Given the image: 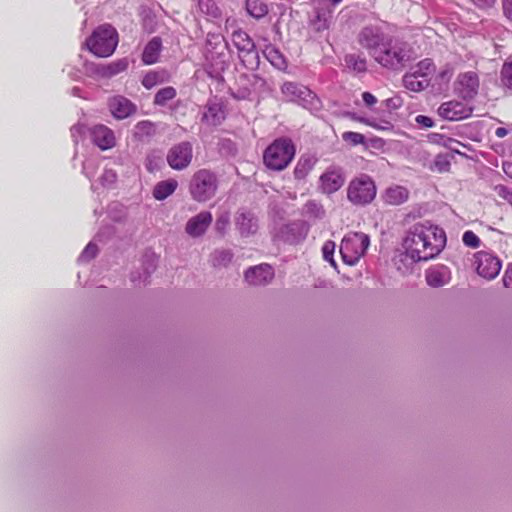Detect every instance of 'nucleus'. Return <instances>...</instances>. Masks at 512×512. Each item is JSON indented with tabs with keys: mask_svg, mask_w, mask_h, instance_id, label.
Returning <instances> with one entry per match:
<instances>
[{
	"mask_svg": "<svg viewBox=\"0 0 512 512\" xmlns=\"http://www.w3.org/2000/svg\"><path fill=\"white\" fill-rule=\"evenodd\" d=\"M118 45V33L114 27L104 24L97 27L86 40L88 50L97 57H109Z\"/></svg>",
	"mask_w": 512,
	"mask_h": 512,
	"instance_id": "nucleus-5",
	"label": "nucleus"
},
{
	"mask_svg": "<svg viewBox=\"0 0 512 512\" xmlns=\"http://www.w3.org/2000/svg\"><path fill=\"white\" fill-rule=\"evenodd\" d=\"M453 74V70L452 68L450 67H445L444 69H442L436 76L437 80L441 81V82H444V81H448L451 76Z\"/></svg>",
	"mask_w": 512,
	"mask_h": 512,
	"instance_id": "nucleus-46",
	"label": "nucleus"
},
{
	"mask_svg": "<svg viewBox=\"0 0 512 512\" xmlns=\"http://www.w3.org/2000/svg\"><path fill=\"white\" fill-rule=\"evenodd\" d=\"M445 245V231L428 221L413 224L403 240L406 255L415 262L435 258Z\"/></svg>",
	"mask_w": 512,
	"mask_h": 512,
	"instance_id": "nucleus-1",
	"label": "nucleus"
},
{
	"mask_svg": "<svg viewBox=\"0 0 512 512\" xmlns=\"http://www.w3.org/2000/svg\"><path fill=\"white\" fill-rule=\"evenodd\" d=\"M219 188L217 174L207 168L194 172L189 183V193L192 199L198 203H205L213 199Z\"/></svg>",
	"mask_w": 512,
	"mask_h": 512,
	"instance_id": "nucleus-3",
	"label": "nucleus"
},
{
	"mask_svg": "<svg viewBox=\"0 0 512 512\" xmlns=\"http://www.w3.org/2000/svg\"><path fill=\"white\" fill-rule=\"evenodd\" d=\"M212 221L213 216L211 212L202 211L187 221L185 231L193 238L200 237L206 232Z\"/></svg>",
	"mask_w": 512,
	"mask_h": 512,
	"instance_id": "nucleus-15",
	"label": "nucleus"
},
{
	"mask_svg": "<svg viewBox=\"0 0 512 512\" xmlns=\"http://www.w3.org/2000/svg\"><path fill=\"white\" fill-rule=\"evenodd\" d=\"M372 58L385 68L400 70L409 61L410 55L403 43L388 39L372 52Z\"/></svg>",
	"mask_w": 512,
	"mask_h": 512,
	"instance_id": "nucleus-4",
	"label": "nucleus"
},
{
	"mask_svg": "<svg viewBox=\"0 0 512 512\" xmlns=\"http://www.w3.org/2000/svg\"><path fill=\"white\" fill-rule=\"evenodd\" d=\"M246 9L256 19L264 17L269 11L267 4L263 0H247Z\"/></svg>",
	"mask_w": 512,
	"mask_h": 512,
	"instance_id": "nucleus-31",
	"label": "nucleus"
},
{
	"mask_svg": "<svg viewBox=\"0 0 512 512\" xmlns=\"http://www.w3.org/2000/svg\"><path fill=\"white\" fill-rule=\"evenodd\" d=\"M495 134H496V136L502 138L507 134V130L503 127H499L496 129Z\"/></svg>",
	"mask_w": 512,
	"mask_h": 512,
	"instance_id": "nucleus-54",
	"label": "nucleus"
},
{
	"mask_svg": "<svg viewBox=\"0 0 512 512\" xmlns=\"http://www.w3.org/2000/svg\"><path fill=\"white\" fill-rule=\"evenodd\" d=\"M369 244V236L363 232H350L345 235L340 245L343 262L355 265L365 254Z\"/></svg>",
	"mask_w": 512,
	"mask_h": 512,
	"instance_id": "nucleus-7",
	"label": "nucleus"
},
{
	"mask_svg": "<svg viewBox=\"0 0 512 512\" xmlns=\"http://www.w3.org/2000/svg\"><path fill=\"white\" fill-rule=\"evenodd\" d=\"M176 94H177V92L174 87H172V86L164 87L156 93V95L154 97V104L163 106L168 101L174 99L176 97Z\"/></svg>",
	"mask_w": 512,
	"mask_h": 512,
	"instance_id": "nucleus-33",
	"label": "nucleus"
},
{
	"mask_svg": "<svg viewBox=\"0 0 512 512\" xmlns=\"http://www.w3.org/2000/svg\"><path fill=\"white\" fill-rule=\"evenodd\" d=\"M167 163L174 170H184L192 162L193 147L188 141H183L173 145L166 156Z\"/></svg>",
	"mask_w": 512,
	"mask_h": 512,
	"instance_id": "nucleus-10",
	"label": "nucleus"
},
{
	"mask_svg": "<svg viewBox=\"0 0 512 512\" xmlns=\"http://www.w3.org/2000/svg\"><path fill=\"white\" fill-rule=\"evenodd\" d=\"M503 170L504 172L512 177V164L510 163H503Z\"/></svg>",
	"mask_w": 512,
	"mask_h": 512,
	"instance_id": "nucleus-53",
	"label": "nucleus"
},
{
	"mask_svg": "<svg viewBox=\"0 0 512 512\" xmlns=\"http://www.w3.org/2000/svg\"><path fill=\"white\" fill-rule=\"evenodd\" d=\"M232 41L240 53L249 54L255 51V43L245 31L239 29L233 32Z\"/></svg>",
	"mask_w": 512,
	"mask_h": 512,
	"instance_id": "nucleus-24",
	"label": "nucleus"
},
{
	"mask_svg": "<svg viewBox=\"0 0 512 512\" xmlns=\"http://www.w3.org/2000/svg\"><path fill=\"white\" fill-rule=\"evenodd\" d=\"M97 253V246L89 243L82 253L83 258H93Z\"/></svg>",
	"mask_w": 512,
	"mask_h": 512,
	"instance_id": "nucleus-49",
	"label": "nucleus"
},
{
	"mask_svg": "<svg viewBox=\"0 0 512 512\" xmlns=\"http://www.w3.org/2000/svg\"><path fill=\"white\" fill-rule=\"evenodd\" d=\"M314 160L309 156H301L294 168V177L298 180L305 179L309 172L313 169Z\"/></svg>",
	"mask_w": 512,
	"mask_h": 512,
	"instance_id": "nucleus-27",
	"label": "nucleus"
},
{
	"mask_svg": "<svg viewBox=\"0 0 512 512\" xmlns=\"http://www.w3.org/2000/svg\"><path fill=\"white\" fill-rule=\"evenodd\" d=\"M376 186L367 175H362L350 181L347 188V198L354 205H366L374 200Z\"/></svg>",
	"mask_w": 512,
	"mask_h": 512,
	"instance_id": "nucleus-8",
	"label": "nucleus"
},
{
	"mask_svg": "<svg viewBox=\"0 0 512 512\" xmlns=\"http://www.w3.org/2000/svg\"><path fill=\"white\" fill-rule=\"evenodd\" d=\"M415 120H416V122H417L419 125H421V126H423V127H425V128H431V127H433V125H434L433 120H432L430 117L425 116V115H418V116L415 118Z\"/></svg>",
	"mask_w": 512,
	"mask_h": 512,
	"instance_id": "nucleus-47",
	"label": "nucleus"
},
{
	"mask_svg": "<svg viewBox=\"0 0 512 512\" xmlns=\"http://www.w3.org/2000/svg\"><path fill=\"white\" fill-rule=\"evenodd\" d=\"M223 41H224V37L221 34H219V33L209 32L207 34L206 43H207L208 46L216 48Z\"/></svg>",
	"mask_w": 512,
	"mask_h": 512,
	"instance_id": "nucleus-43",
	"label": "nucleus"
},
{
	"mask_svg": "<svg viewBox=\"0 0 512 512\" xmlns=\"http://www.w3.org/2000/svg\"><path fill=\"white\" fill-rule=\"evenodd\" d=\"M127 68H128V61L126 59H120L118 61L108 64L104 68L103 74L106 76H114V75H117V74L125 71Z\"/></svg>",
	"mask_w": 512,
	"mask_h": 512,
	"instance_id": "nucleus-34",
	"label": "nucleus"
},
{
	"mask_svg": "<svg viewBox=\"0 0 512 512\" xmlns=\"http://www.w3.org/2000/svg\"><path fill=\"white\" fill-rule=\"evenodd\" d=\"M393 101H394V99H388V100H387L388 105H389L390 103H392Z\"/></svg>",
	"mask_w": 512,
	"mask_h": 512,
	"instance_id": "nucleus-55",
	"label": "nucleus"
},
{
	"mask_svg": "<svg viewBox=\"0 0 512 512\" xmlns=\"http://www.w3.org/2000/svg\"><path fill=\"white\" fill-rule=\"evenodd\" d=\"M274 277V270L269 264H260L245 272V280L250 285H265Z\"/></svg>",
	"mask_w": 512,
	"mask_h": 512,
	"instance_id": "nucleus-17",
	"label": "nucleus"
},
{
	"mask_svg": "<svg viewBox=\"0 0 512 512\" xmlns=\"http://www.w3.org/2000/svg\"><path fill=\"white\" fill-rule=\"evenodd\" d=\"M352 119L360 122V123H363L367 126H370V127H373L375 129H379L380 126H378L374 121L370 120V119H367V118H363V117H355V116H352Z\"/></svg>",
	"mask_w": 512,
	"mask_h": 512,
	"instance_id": "nucleus-52",
	"label": "nucleus"
},
{
	"mask_svg": "<svg viewBox=\"0 0 512 512\" xmlns=\"http://www.w3.org/2000/svg\"><path fill=\"white\" fill-rule=\"evenodd\" d=\"M108 107L111 114L116 119H125L136 112V106L124 96H114L108 101Z\"/></svg>",
	"mask_w": 512,
	"mask_h": 512,
	"instance_id": "nucleus-18",
	"label": "nucleus"
},
{
	"mask_svg": "<svg viewBox=\"0 0 512 512\" xmlns=\"http://www.w3.org/2000/svg\"><path fill=\"white\" fill-rule=\"evenodd\" d=\"M162 50V40L160 37H153L145 46L142 53V61L146 65L155 64Z\"/></svg>",
	"mask_w": 512,
	"mask_h": 512,
	"instance_id": "nucleus-23",
	"label": "nucleus"
},
{
	"mask_svg": "<svg viewBox=\"0 0 512 512\" xmlns=\"http://www.w3.org/2000/svg\"><path fill=\"white\" fill-rule=\"evenodd\" d=\"M455 92L463 100L474 99L479 91V77L476 72L468 71L460 73L454 84Z\"/></svg>",
	"mask_w": 512,
	"mask_h": 512,
	"instance_id": "nucleus-12",
	"label": "nucleus"
},
{
	"mask_svg": "<svg viewBox=\"0 0 512 512\" xmlns=\"http://www.w3.org/2000/svg\"><path fill=\"white\" fill-rule=\"evenodd\" d=\"M362 99L367 107H372L377 103V98L372 93L367 91L362 93Z\"/></svg>",
	"mask_w": 512,
	"mask_h": 512,
	"instance_id": "nucleus-48",
	"label": "nucleus"
},
{
	"mask_svg": "<svg viewBox=\"0 0 512 512\" xmlns=\"http://www.w3.org/2000/svg\"><path fill=\"white\" fill-rule=\"evenodd\" d=\"M502 280L505 287L512 288V264L506 269Z\"/></svg>",
	"mask_w": 512,
	"mask_h": 512,
	"instance_id": "nucleus-50",
	"label": "nucleus"
},
{
	"mask_svg": "<svg viewBox=\"0 0 512 512\" xmlns=\"http://www.w3.org/2000/svg\"><path fill=\"white\" fill-rule=\"evenodd\" d=\"M178 186L175 179H168L158 182L153 189V196L157 200H164L174 193Z\"/></svg>",
	"mask_w": 512,
	"mask_h": 512,
	"instance_id": "nucleus-25",
	"label": "nucleus"
},
{
	"mask_svg": "<svg viewBox=\"0 0 512 512\" xmlns=\"http://www.w3.org/2000/svg\"><path fill=\"white\" fill-rule=\"evenodd\" d=\"M473 108L456 100L444 102L438 108V114L445 120L459 121L471 116Z\"/></svg>",
	"mask_w": 512,
	"mask_h": 512,
	"instance_id": "nucleus-13",
	"label": "nucleus"
},
{
	"mask_svg": "<svg viewBox=\"0 0 512 512\" xmlns=\"http://www.w3.org/2000/svg\"><path fill=\"white\" fill-rule=\"evenodd\" d=\"M384 41L385 39L383 34L376 27H364L358 34L359 44L367 49L371 56L372 52L378 49Z\"/></svg>",
	"mask_w": 512,
	"mask_h": 512,
	"instance_id": "nucleus-16",
	"label": "nucleus"
},
{
	"mask_svg": "<svg viewBox=\"0 0 512 512\" xmlns=\"http://www.w3.org/2000/svg\"><path fill=\"white\" fill-rule=\"evenodd\" d=\"M200 13L211 19L221 17V11L214 0H198L197 3Z\"/></svg>",
	"mask_w": 512,
	"mask_h": 512,
	"instance_id": "nucleus-29",
	"label": "nucleus"
},
{
	"mask_svg": "<svg viewBox=\"0 0 512 512\" xmlns=\"http://www.w3.org/2000/svg\"><path fill=\"white\" fill-rule=\"evenodd\" d=\"M346 181L344 171L339 166L328 167L319 177V190L331 195L342 188Z\"/></svg>",
	"mask_w": 512,
	"mask_h": 512,
	"instance_id": "nucleus-11",
	"label": "nucleus"
},
{
	"mask_svg": "<svg viewBox=\"0 0 512 512\" xmlns=\"http://www.w3.org/2000/svg\"><path fill=\"white\" fill-rule=\"evenodd\" d=\"M385 204L397 206L405 203L409 198V190L401 185L389 186L383 196Z\"/></svg>",
	"mask_w": 512,
	"mask_h": 512,
	"instance_id": "nucleus-21",
	"label": "nucleus"
},
{
	"mask_svg": "<svg viewBox=\"0 0 512 512\" xmlns=\"http://www.w3.org/2000/svg\"><path fill=\"white\" fill-rule=\"evenodd\" d=\"M335 248H336V244L334 241H331V240H327L326 242H324V244L322 246V254H323L324 260L329 262L331 264V266H333V267H336V262L333 258Z\"/></svg>",
	"mask_w": 512,
	"mask_h": 512,
	"instance_id": "nucleus-37",
	"label": "nucleus"
},
{
	"mask_svg": "<svg viewBox=\"0 0 512 512\" xmlns=\"http://www.w3.org/2000/svg\"><path fill=\"white\" fill-rule=\"evenodd\" d=\"M296 146L288 137L275 139L263 152L264 165L273 171L286 169L293 161Z\"/></svg>",
	"mask_w": 512,
	"mask_h": 512,
	"instance_id": "nucleus-2",
	"label": "nucleus"
},
{
	"mask_svg": "<svg viewBox=\"0 0 512 512\" xmlns=\"http://www.w3.org/2000/svg\"><path fill=\"white\" fill-rule=\"evenodd\" d=\"M223 112L217 104L208 105L206 112L203 114L202 120L210 125L217 126L223 120Z\"/></svg>",
	"mask_w": 512,
	"mask_h": 512,
	"instance_id": "nucleus-30",
	"label": "nucleus"
},
{
	"mask_svg": "<svg viewBox=\"0 0 512 512\" xmlns=\"http://www.w3.org/2000/svg\"><path fill=\"white\" fill-rule=\"evenodd\" d=\"M281 93L291 102H301L312 96V92L307 87L290 81L283 83Z\"/></svg>",
	"mask_w": 512,
	"mask_h": 512,
	"instance_id": "nucleus-20",
	"label": "nucleus"
},
{
	"mask_svg": "<svg viewBox=\"0 0 512 512\" xmlns=\"http://www.w3.org/2000/svg\"><path fill=\"white\" fill-rule=\"evenodd\" d=\"M462 241L467 247L478 248L481 244L480 238L471 230L465 231Z\"/></svg>",
	"mask_w": 512,
	"mask_h": 512,
	"instance_id": "nucleus-39",
	"label": "nucleus"
},
{
	"mask_svg": "<svg viewBox=\"0 0 512 512\" xmlns=\"http://www.w3.org/2000/svg\"><path fill=\"white\" fill-rule=\"evenodd\" d=\"M236 224L242 235H248L256 230L255 219L250 213H239L236 218Z\"/></svg>",
	"mask_w": 512,
	"mask_h": 512,
	"instance_id": "nucleus-28",
	"label": "nucleus"
},
{
	"mask_svg": "<svg viewBox=\"0 0 512 512\" xmlns=\"http://www.w3.org/2000/svg\"><path fill=\"white\" fill-rule=\"evenodd\" d=\"M266 59L277 69L286 70L287 61L283 54L273 46H268L264 50Z\"/></svg>",
	"mask_w": 512,
	"mask_h": 512,
	"instance_id": "nucleus-26",
	"label": "nucleus"
},
{
	"mask_svg": "<svg viewBox=\"0 0 512 512\" xmlns=\"http://www.w3.org/2000/svg\"><path fill=\"white\" fill-rule=\"evenodd\" d=\"M497 194L500 198L504 199L507 203L512 206V191L505 186L496 187Z\"/></svg>",
	"mask_w": 512,
	"mask_h": 512,
	"instance_id": "nucleus-44",
	"label": "nucleus"
},
{
	"mask_svg": "<svg viewBox=\"0 0 512 512\" xmlns=\"http://www.w3.org/2000/svg\"><path fill=\"white\" fill-rule=\"evenodd\" d=\"M474 266L479 276L492 280L498 276L502 268L500 258L489 251H478L474 254Z\"/></svg>",
	"mask_w": 512,
	"mask_h": 512,
	"instance_id": "nucleus-9",
	"label": "nucleus"
},
{
	"mask_svg": "<svg viewBox=\"0 0 512 512\" xmlns=\"http://www.w3.org/2000/svg\"><path fill=\"white\" fill-rule=\"evenodd\" d=\"M435 71L433 61L429 58L423 59L403 76V85L412 92H421L430 85Z\"/></svg>",
	"mask_w": 512,
	"mask_h": 512,
	"instance_id": "nucleus-6",
	"label": "nucleus"
},
{
	"mask_svg": "<svg viewBox=\"0 0 512 512\" xmlns=\"http://www.w3.org/2000/svg\"><path fill=\"white\" fill-rule=\"evenodd\" d=\"M136 129L141 135L152 136L155 133V125L149 120H143L137 123Z\"/></svg>",
	"mask_w": 512,
	"mask_h": 512,
	"instance_id": "nucleus-40",
	"label": "nucleus"
},
{
	"mask_svg": "<svg viewBox=\"0 0 512 512\" xmlns=\"http://www.w3.org/2000/svg\"><path fill=\"white\" fill-rule=\"evenodd\" d=\"M425 279L427 284L431 287H442L450 282L451 271L445 265H434L426 270Z\"/></svg>",
	"mask_w": 512,
	"mask_h": 512,
	"instance_id": "nucleus-19",
	"label": "nucleus"
},
{
	"mask_svg": "<svg viewBox=\"0 0 512 512\" xmlns=\"http://www.w3.org/2000/svg\"><path fill=\"white\" fill-rule=\"evenodd\" d=\"M90 137L102 151L112 149L116 145V137L112 129L103 124H98L90 129Z\"/></svg>",
	"mask_w": 512,
	"mask_h": 512,
	"instance_id": "nucleus-14",
	"label": "nucleus"
},
{
	"mask_svg": "<svg viewBox=\"0 0 512 512\" xmlns=\"http://www.w3.org/2000/svg\"><path fill=\"white\" fill-rule=\"evenodd\" d=\"M161 81L160 75L157 72L150 71L142 79V85L151 89Z\"/></svg>",
	"mask_w": 512,
	"mask_h": 512,
	"instance_id": "nucleus-41",
	"label": "nucleus"
},
{
	"mask_svg": "<svg viewBox=\"0 0 512 512\" xmlns=\"http://www.w3.org/2000/svg\"><path fill=\"white\" fill-rule=\"evenodd\" d=\"M502 8L504 15L512 20V0H502Z\"/></svg>",
	"mask_w": 512,
	"mask_h": 512,
	"instance_id": "nucleus-51",
	"label": "nucleus"
},
{
	"mask_svg": "<svg viewBox=\"0 0 512 512\" xmlns=\"http://www.w3.org/2000/svg\"><path fill=\"white\" fill-rule=\"evenodd\" d=\"M345 62L350 69L358 73L365 72L367 70L366 59L360 55L349 54L345 57Z\"/></svg>",
	"mask_w": 512,
	"mask_h": 512,
	"instance_id": "nucleus-32",
	"label": "nucleus"
},
{
	"mask_svg": "<svg viewBox=\"0 0 512 512\" xmlns=\"http://www.w3.org/2000/svg\"><path fill=\"white\" fill-rule=\"evenodd\" d=\"M334 8L329 6L315 7L314 18L311 20V25L317 32L327 30L330 27L333 17Z\"/></svg>",
	"mask_w": 512,
	"mask_h": 512,
	"instance_id": "nucleus-22",
	"label": "nucleus"
},
{
	"mask_svg": "<svg viewBox=\"0 0 512 512\" xmlns=\"http://www.w3.org/2000/svg\"><path fill=\"white\" fill-rule=\"evenodd\" d=\"M230 224V218L228 213H224L220 215L215 223L216 231L223 236L226 233V230Z\"/></svg>",
	"mask_w": 512,
	"mask_h": 512,
	"instance_id": "nucleus-42",
	"label": "nucleus"
},
{
	"mask_svg": "<svg viewBox=\"0 0 512 512\" xmlns=\"http://www.w3.org/2000/svg\"><path fill=\"white\" fill-rule=\"evenodd\" d=\"M232 253L228 250L216 251L213 258L214 266H225L232 260Z\"/></svg>",
	"mask_w": 512,
	"mask_h": 512,
	"instance_id": "nucleus-38",
	"label": "nucleus"
},
{
	"mask_svg": "<svg viewBox=\"0 0 512 512\" xmlns=\"http://www.w3.org/2000/svg\"><path fill=\"white\" fill-rule=\"evenodd\" d=\"M342 140L352 146H357L365 143V136L359 132L346 131L342 133Z\"/></svg>",
	"mask_w": 512,
	"mask_h": 512,
	"instance_id": "nucleus-36",
	"label": "nucleus"
},
{
	"mask_svg": "<svg viewBox=\"0 0 512 512\" xmlns=\"http://www.w3.org/2000/svg\"><path fill=\"white\" fill-rule=\"evenodd\" d=\"M473 5L482 10L492 8L496 0H469Z\"/></svg>",
	"mask_w": 512,
	"mask_h": 512,
	"instance_id": "nucleus-45",
	"label": "nucleus"
},
{
	"mask_svg": "<svg viewBox=\"0 0 512 512\" xmlns=\"http://www.w3.org/2000/svg\"><path fill=\"white\" fill-rule=\"evenodd\" d=\"M501 83L512 90V60L505 61L502 66Z\"/></svg>",
	"mask_w": 512,
	"mask_h": 512,
	"instance_id": "nucleus-35",
	"label": "nucleus"
}]
</instances>
